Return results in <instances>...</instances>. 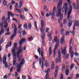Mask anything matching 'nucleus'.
Returning a JSON list of instances; mask_svg holds the SVG:
<instances>
[{"label": "nucleus", "instance_id": "1", "mask_svg": "<svg viewBox=\"0 0 79 79\" xmlns=\"http://www.w3.org/2000/svg\"><path fill=\"white\" fill-rule=\"evenodd\" d=\"M26 40L25 39L22 38L20 40V41H19V44L20 45L19 47L17 53V56L18 57V61L19 62L21 61V60H22V56L20 55L19 56V54L22 52L23 50V49L22 48V45H21V44L23 42H26Z\"/></svg>", "mask_w": 79, "mask_h": 79}, {"label": "nucleus", "instance_id": "2", "mask_svg": "<svg viewBox=\"0 0 79 79\" xmlns=\"http://www.w3.org/2000/svg\"><path fill=\"white\" fill-rule=\"evenodd\" d=\"M62 2H63V0H60V2L57 4V14L56 16L57 17L60 16V19H63V14H61V5H62Z\"/></svg>", "mask_w": 79, "mask_h": 79}, {"label": "nucleus", "instance_id": "3", "mask_svg": "<svg viewBox=\"0 0 79 79\" xmlns=\"http://www.w3.org/2000/svg\"><path fill=\"white\" fill-rule=\"evenodd\" d=\"M67 1L68 3V4L69 6H70L69 8V11L68 12L67 14V18L69 20V21H70L72 19L71 17L70 16V14L72 12V10L73 9V7H72V6L71 5V2L70 0H67Z\"/></svg>", "mask_w": 79, "mask_h": 79}, {"label": "nucleus", "instance_id": "4", "mask_svg": "<svg viewBox=\"0 0 79 79\" xmlns=\"http://www.w3.org/2000/svg\"><path fill=\"white\" fill-rule=\"evenodd\" d=\"M54 40L56 42V45L55 46V48L54 49L53 51V52L54 53L53 57H55V55H56V51L55 50H56L57 47L59 46V43H60V41H59V40L57 39V37L56 36H55L54 37Z\"/></svg>", "mask_w": 79, "mask_h": 79}, {"label": "nucleus", "instance_id": "5", "mask_svg": "<svg viewBox=\"0 0 79 79\" xmlns=\"http://www.w3.org/2000/svg\"><path fill=\"white\" fill-rule=\"evenodd\" d=\"M73 30L71 32V31H69V32H71V34H73V35H74V33H75V26H79V21H78L74 20L73 22Z\"/></svg>", "mask_w": 79, "mask_h": 79}, {"label": "nucleus", "instance_id": "6", "mask_svg": "<svg viewBox=\"0 0 79 79\" xmlns=\"http://www.w3.org/2000/svg\"><path fill=\"white\" fill-rule=\"evenodd\" d=\"M41 28L40 29V31L41 32H42L41 34V37H42V39H44L45 37V32L43 31V28L42 27H44V21L43 20H41Z\"/></svg>", "mask_w": 79, "mask_h": 79}, {"label": "nucleus", "instance_id": "7", "mask_svg": "<svg viewBox=\"0 0 79 79\" xmlns=\"http://www.w3.org/2000/svg\"><path fill=\"white\" fill-rule=\"evenodd\" d=\"M58 58H56V61L57 63H58V62L61 63V53L60 52V50H59L58 51Z\"/></svg>", "mask_w": 79, "mask_h": 79}, {"label": "nucleus", "instance_id": "8", "mask_svg": "<svg viewBox=\"0 0 79 79\" xmlns=\"http://www.w3.org/2000/svg\"><path fill=\"white\" fill-rule=\"evenodd\" d=\"M24 62H25V60L24 59H23L22 61L20 63V64H19L18 63H17L15 64V66L17 68H18L19 67V68H21V67H22V65L24 64Z\"/></svg>", "mask_w": 79, "mask_h": 79}, {"label": "nucleus", "instance_id": "9", "mask_svg": "<svg viewBox=\"0 0 79 79\" xmlns=\"http://www.w3.org/2000/svg\"><path fill=\"white\" fill-rule=\"evenodd\" d=\"M5 16H2V21H4V27L5 28H6L8 27V23H6L7 22V19L5 18Z\"/></svg>", "mask_w": 79, "mask_h": 79}, {"label": "nucleus", "instance_id": "10", "mask_svg": "<svg viewBox=\"0 0 79 79\" xmlns=\"http://www.w3.org/2000/svg\"><path fill=\"white\" fill-rule=\"evenodd\" d=\"M67 3H65L63 7V8L62 9V12H64V10H63V9L64 8V11H65V15H66L67 13V11H68V8L67 6Z\"/></svg>", "mask_w": 79, "mask_h": 79}, {"label": "nucleus", "instance_id": "11", "mask_svg": "<svg viewBox=\"0 0 79 79\" xmlns=\"http://www.w3.org/2000/svg\"><path fill=\"white\" fill-rule=\"evenodd\" d=\"M69 53L70 54V56L72 59H73L74 56V52L73 51V48L70 46L69 49Z\"/></svg>", "mask_w": 79, "mask_h": 79}, {"label": "nucleus", "instance_id": "12", "mask_svg": "<svg viewBox=\"0 0 79 79\" xmlns=\"http://www.w3.org/2000/svg\"><path fill=\"white\" fill-rule=\"evenodd\" d=\"M14 34L12 35L10 37V39L11 40L13 39V37H14V36H16V34H17V29H16V28L14 29Z\"/></svg>", "mask_w": 79, "mask_h": 79}, {"label": "nucleus", "instance_id": "13", "mask_svg": "<svg viewBox=\"0 0 79 79\" xmlns=\"http://www.w3.org/2000/svg\"><path fill=\"white\" fill-rule=\"evenodd\" d=\"M14 46V47L13 48L12 50V53H14L15 50H17V49H18V48L17 47V44L16 43H15Z\"/></svg>", "mask_w": 79, "mask_h": 79}, {"label": "nucleus", "instance_id": "14", "mask_svg": "<svg viewBox=\"0 0 79 79\" xmlns=\"http://www.w3.org/2000/svg\"><path fill=\"white\" fill-rule=\"evenodd\" d=\"M41 56L42 57L41 58L42 62L44 63L45 61V57L44 56V52L43 51H41Z\"/></svg>", "mask_w": 79, "mask_h": 79}, {"label": "nucleus", "instance_id": "15", "mask_svg": "<svg viewBox=\"0 0 79 79\" xmlns=\"http://www.w3.org/2000/svg\"><path fill=\"white\" fill-rule=\"evenodd\" d=\"M58 66H56L54 73V77H55V78H56V77L57 76V74L58 73Z\"/></svg>", "mask_w": 79, "mask_h": 79}, {"label": "nucleus", "instance_id": "16", "mask_svg": "<svg viewBox=\"0 0 79 79\" xmlns=\"http://www.w3.org/2000/svg\"><path fill=\"white\" fill-rule=\"evenodd\" d=\"M7 57V56H6V54H5L4 55L3 57V63L4 64H5V63L6 62V57Z\"/></svg>", "mask_w": 79, "mask_h": 79}, {"label": "nucleus", "instance_id": "17", "mask_svg": "<svg viewBox=\"0 0 79 79\" xmlns=\"http://www.w3.org/2000/svg\"><path fill=\"white\" fill-rule=\"evenodd\" d=\"M66 47H64V49H62V50H61V52L64 55H65L67 54V52H66Z\"/></svg>", "mask_w": 79, "mask_h": 79}, {"label": "nucleus", "instance_id": "18", "mask_svg": "<svg viewBox=\"0 0 79 79\" xmlns=\"http://www.w3.org/2000/svg\"><path fill=\"white\" fill-rule=\"evenodd\" d=\"M49 16L52 15V18H53L55 17V12H52V11H50L49 12Z\"/></svg>", "mask_w": 79, "mask_h": 79}, {"label": "nucleus", "instance_id": "19", "mask_svg": "<svg viewBox=\"0 0 79 79\" xmlns=\"http://www.w3.org/2000/svg\"><path fill=\"white\" fill-rule=\"evenodd\" d=\"M54 68H55V64H54L53 61H52V63L51 69L52 70H53V69H54Z\"/></svg>", "mask_w": 79, "mask_h": 79}, {"label": "nucleus", "instance_id": "20", "mask_svg": "<svg viewBox=\"0 0 79 79\" xmlns=\"http://www.w3.org/2000/svg\"><path fill=\"white\" fill-rule=\"evenodd\" d=\"M49 55H51V54L52 53V48L50 47L49 48Z\"/></svg>", "mask_w": 79, "mask_h": 79}, {"label": "nucleus", "instance_id": "21", "mask_svg": "<svg viewBox=\"0 0 79 79\" xmlns=\"http://www.w3.org/2000/svg\"><path fill=\"white\" fill-rule=\"evenodd\" d=\"M11 42L10 41L9 43V44H7L6 45V48H7L8 47H11Z\"/></svg>", "mask_w": 79, "mask_h": 79}, {"label": "nucleus", "instance_id": "22", "mask_svg": "<svg viewBox=\"0 0 79 79\" xmlns=\"http://www.w3.org/2000/svg\"><path fill=\"white\" fill-rule=\"evenodd\" d=\"M73 21H70L69 23L68 26L71 27L72 26V23H73Z\"/></svg>", "mask_w": 79, "mask_h": 79}, {"label": "nucleus", "instance_id": "23", "mask_svg": "<svg viewBox=\"0 0 79 79\" xmlns=\"http://www.w3.org/2000/svg\"><path fill=\"white\" fill-rule=\"evenodd\" d=\"M64 29L62 28L60 31V34H61L63 35L64 34Z\"/></svg>", "mask_w": 79, "mask_h": 79}, {"label": "nucleus", "instance_id": "24", "mask_svg": "<svg viewBox=\"0 0 79 79\" xmlns=\"http://www.w3.org/2000/svg\"><path fill=\"white\" fill-rule=\"evenodd\" d=\"M23 27L24 29H27V23H25L24 24L23 26Z\"/></svg>", "mask_w": 79, "mask_h": 79}, {"label": "nucleus", "instance_id": "25", "mask_svg": "<svg viewBox=\"0 0 79 79\" xmlns=\"http://www.w3.org/2000/svg\"><path fill=\"white\" fill-rule=\"evenodd\" d=\"M69 70H66L65 71V74L66 76H68V74H69Z\"/></svg>", "mask_w": 79, "mask_h": 79}, {"label": "nucleus", "instance_id": "26", "mask_svg": "<svg viewBox=\"0 0 79 79\" xmlns=\"http://www.w3.org/2000/svg\"><path fill=\"white\" fill-rule=\"evenodd\" d=\"M34 23H35V27H36L37 31H38L39 29H38V28H37V22L35 21L34 22Z\"/></svg>", "mask_w": 79, "mask_h": 79}, {"label": "nucleus", "instance_id": "27", "mask_svg": "<svg viewBox=\"0 0 79 79\" xmlns=\"http://www.w3.org/2000/svg\"><path fill=\"white\" fill-rule=\"evenodd\" d=\"M37 51L39 53V55L40 56V48H39V47H38V48L37 49Z\"/></svg>", "mask_w": 79, "mask_h": 79}, {"label": "nucleus", "instance_id": "28", "mask_svg": "<svg viewBox=\"0 0 79 79\" xmlns=\"http://www.w3.org/2000/svg\"><path fill=\"white\" fill-rule=\"evenodd\" d=\"M3 3L4 6H6V5H7V2L6 0H4L3 1Z\"/></svg>", "mask_w": 79, "mask_h": 79}, {"label": "nucleus", "instance_id": "29", "mask_svg": "<svg viewBox=\"0 0 79 79\" xmlns=\"http://www.w3.org/2000/svg\"><path fill=\"white\" fill-rule=\"evenodd\" d=\"M73 9L76 10V4L74 3L73 4Z\"/></svg>", "mask_w": 79, "mask_h": 79}, {"label": "nucleus", "instance_id": "30", "mask_svg": "<svg viewBox=\"0 0 79 79\" xmlns=\"http://www.w3.org/2000/svg\"><path fill=\"white\" fill-rule=\"evenodd\" d=\"M15 10H17V11H18V12H19V13L20 15H21L22 14L21 11V10H19V9H15Z\"/></svg>", "mask_w": 79, "mask_h": 79}, {"label": "nucleus", "instance_id": "31", "mask_svg": "<svg viewBox=\"0 0 79 79\" xmlns=\"http://www.w3.org/2000/svg\"><path fill=\"white\" fill-rule=\"evenodd\" d=\"M13 55L14 56L13 57V60H15L16 59V55L15 54H14Z\"/></svg>", "mask_w": 79, "mask_h": 79}, {"label": "nucleus", "instance_id": "32", "mask_svg": "<svg viewBox=\"0 0 79 79\" xmlns=\"http://www.w3.org/2000/svg\"><path fill=\"white\" fill-rule=\"evenodd\" d=\"M28 27L29 29H31V24L30 23L28 24Z\"/></svg>", "mask_w": 79, "mask_h": 79}, {"label": "nucleus", "instance_id": "33", "mask_svg": "<svg viewBox=\"0 0 79 79\" xmlns=\"http://www.w3.org/2000/svg\"><path fill=\"white\" fill-rule=\"evenodd\" d=\"M20 16L21 19H25V17L24 16V15H21Z\"/></svg>", "mask_w": 79, "mask_h": 79}, {"label": "nucleus", "instance_id": "34", "mask_svg": "<svg viewBox=\"0 0 79 79\" xmlns=\"http://www.w3.org/2000/svg\"><path fill=\"white\" fill-rule=\"evenodd\" d=\"M11 13L10 12V11H8L7 13V16L8 17H10V15H11Z\"/></svg>", "mask_w": 79, "mask_h": 79}, {"label": "nucleus", "instance_id": "35", "mask_svg": "<svg viewBox=\"0 0 79 79\" xmlns=\"http://www.w3.org/2000/svg\"><path fill=\"white\" fill-rule=\"evenodd\" d=\"M45 66L46 67H47V66H48V64L47 63V62L46 61L45 63Z\"/></svg>", "mask_w": 79, "mask_h": 79}, {"label": "nucleus", "instance_id": "36", "mask_svg": "<svg viewBox=\"0 0 79 79\" xmlns=\"http://www.w3.org/2000/svg\"><path fill=\"white\" fill-rule=\"evenodd\" d=\"M68 22L67 20L65 19L64 20L63 24H66V23Z\"/></svg>", "mask_w": 79, "mask_h": 79}, {"label": "nucleus", "instance_id": "37", "mask_svg": "<svg viewBox=\"0 0 79 79\" xmlns=\"http://www.w3.org/2000/svg\"><path fill=\"white\" fill-rule=\"evenodd\" d=\"M23 35H26V31L25 30H23Z\"/></svg>", "mask_w": 79, "mask_h": 79}, {"label": "nucleus", "instance_id": "38", "mask_svg": "<svg viewBox=\"0 0 79 79\" xmlns=\"http://www.w3.org/2000/svg\"><path fill=\"white\" fill-rule=\"evenodd\" d=\"M63 42H64V39H63V38H61V39L60 40L61 44H63Z\"/></svg>", "mask_w": 79, "mask_h": 79}, {"label": "nucleus", "instance_id": "39", "mask_svg": "<svg viewBox=\"0 0 79 79\" xmlns=\"http://www.w3.org/2000/svg\"><path fill=\"white\" fill-rule=\"evenodd\" d=\"M40 65V66L41 65V63H42V61H41V58H39V62Z\"/></svg>", "mask_w": 79, "mask_h": 79}, {"label": "nucleus", "instance_id": "40", "mask_svg": "<svg viewBox=\"0 0 79 79\" xmlns=\"http://www.w3.org/2000/svg\"><path fill=\"white\" fill-rule=\"evenodd\" d=\"M49 75H48V73H47L46 74V79H48Z\"/></svg>", "mask_w": 79, "mask_h": 79}, {"label": "nucleus", "instance_id": "41", "mask_svg": "<svg viewBox=\"0 0 79 79\" xmlns=\"http://www.w3.org/2000/svg\"><path fill=\"white\" fill-rule=\"evenodd\" d=\"M22 6H23V3L22 2H20L19 4V7H22Z\"/></svg>", "mask_w": 79, "mask_h": 79}, {"label": "nucleus", "instance_id": "42", "mask_svg": "<svg viewBox=\"0 0 79 79\" xmlns=\"http://www.w3.org/2000/svg\"><path fill=\"white\" fill-rule=\"evenodd\" d=\"M21 67H19V68H18L17 69V71L18 72H19H19H20V71H21Z\"/></svg>", "mask_w": 79, "mask_h": 79}, {"label": "nucleus", "instance_id": "43", "mask_svg": "<svg viewBox=\"0 0 79 79\" xmlns=\"http://www.w3.org/2000/svg\"><path fill=\"white\" fill-rule=\"evenodd\" d=\"M48 37H50L51 36H52V34L49 33V32H48Z\"/></svg>", "mask_w": 79, "mask_h": 79}, {"label": "nucleus", "instance_id": "44", "mask_svg": "<svg viewBox=\"0 0 79 79\" xmlns=\"http://www.w3.org/2000/svg\"><path fill=\"white\" fill-rule=\"evenodd\" d=\"M64 70V65H63L62 68V71H63Z\"/></svg>", "mask_w": 79, "mask_h": 79}, {"label": "nucleus", "instance_id": "45", "mask_svg": "<svg viewBox=\"0 0 79 79\" xmlns=\"http://www.w3.org/2000/svg\"><path fill=\"white\" fill-rule=\"evenodd\" d=\"M74 54L76 55V56H79V54L77 52H74Z\"/></svg>", "mask_w": 79, "mask_h": 79}, {"label": "nucleus", "instance_id": "46", "mask_svg": "<svg viewBox=\"0 0 79 79\" xmlns=\"http://www.w3.org/2000/svg\"><path fill=\"white\" fill-rule=\"evenodd\" d=\"M16 60H13V64L14 65H15L16 64Z\"/></svg>", "mask_w": 79, "mask_h": 79}, {"label": "nucleus", "instance_id": "47", "mask_svg": "<svg viewBox=\"0 0 79 79\" xmlns=\"http://www.w3.org/2000/svg\"><path fill=\"white\" fill-rule=\"evenodd\" d=\"M69 34V31H66V35L67 36V35H68Z\"/></svg>", "mask_w": 79, "mask_h": 79}, {"label": "nucleus", "instance_id": "48", "mask_svg": "<svg viewBox=\"0 0 79 79\" xmlns=\"http://www.w3.org/2000/svg\"><path fill=\"white\" fill-rule=\"evenodd\" d=\"M1 33L3 34V33L4 32V29H3V28H2L1 31Z\"/></svg>", "mask_w": 79, "mask_h": 79}, {"label": "nucleus", "instance_id": "49", "mask_svg": "<svg viewBox=\"0 0 79 79\" xmlns=\"http://www.w3.org/2000/svg\"><path fill=\"white\" fill-rule=\"evenodd\" d=\"M73 67H74V64H72L71 65V66L70 68V69H73Z\"/></svg>", "mask_w": 79, "mask_h": 79}, {"label": "nucleus", "instance_id": "50", "mask_svg": "<svg viewBox=\"0 0 79 79\" xmlns=\"http://www.w3.org/2000/svg\"><path fill=\"white\" fill-rule=\"evenodd\" d=\"M69 42V45L70 46L71 44V43H72V39H71L70 40Z\"/></svg>", "mask_w": 79, "mask_h": 79}, {"label": "nucleus", "instance_id": "51", "mask_svg": "<svg viewBox=\"0 0 79 79\" xmlns=\"http://www.w3.org/2000/svg\"><path fill=\"white\" fill-rule=\"evenodd\" d=\"M12 26L13 28H13V27H15L14 29L16 28V29H17V28H16V25H13V24H12Z\"/></svg>", "mask_w": 79, "mask_h": 79}, {"label": "nucleus", "instance_id": "52", "mask_svg": "<svg viewBox=\"0 0 79 79\" xmlns=\"http://www.w3.org/2000/svg\"><path fill=\"white\" fill-rule=\"evenodd\" d=\"M47 9V6H44V10H46Z\"/></svg>", "mask_w": 79, "mask_h": 79}, {"label": "nucleus", "instance_id": "53", "mask_svg": "<svg viewBox=\"0 0 79 79\" xmlns=\"http://www.w3.org/2000/svg\"><path fill=\"white\" fill-rule=\"evenodd\" d=\"M56 11V7H54V8H53V11L55 13V11Z\"/></svg>", "mask_w": 79, "mask_h": 79}, {"label": "nucleus", "instance_id": "54", "mask_svg": "<svg viewBox=\"0 0 79 79\" xmlns=\"http://www.w3.org/2000/svg\"><path fill=\"white\" fill-rule=\"evenodd\" d=\"M50 71V69H48L47 70V74H48V73H49Z\"/></svg>", "mask_w": 79, "mask_h": 79}, {"label": "nucleus", "instance_id": "55", "mask_svg": "<svg viewBox=\"0 0 79 79\" xmlns=\"http://www.w3.org/2000/svg\"><path fill=\"white\" fill-rule=\"evenodd\" d=\"M3 22H2L0 23V25L1 27H3Z\"/></svg>", "mask_w": 79, "mask_h": 79}, {"label": "nucleus", "instance_id": "56", "mask_svg": "<svg viewBox=\"0 0 79 79\" xmlns=\"http://www.w3.org/2000/svg\"><path fill=\"white\" fill-rule=\"evenodd\" d=\"M44 66V62H42V64H41V68L42 69H43V67Z\"/></svg>", "mask_w": 79, "mask_h": 79}, {"label": "nucleus", "instance_id": "57", "mask_svg": "<svg viewBox=\"0 0 79 79\" xmlns=\"http://www.w3.org/2000/svg\"><path fill=\"white\" fill-rule=\"evenodd\" d=\"M7 19H8V22H10V17H7Z\"/></svg>", "mask_w": 79, "mask_h": 79}, {"label": "nucleus", "instance_id": "58", "mask_svg": "<svg viewBox=\"0 0 79 79\" xmlns=\"http://www.w3.org/2000/svg\"><path fill=\"white\" fill-rule=\"evenodd\" d=\"M4 64L5 68H7V67H8V64H7V62Z\"/></svg>", "mask_w": 79, "mask_h": 79}, {"label": "nucleus", "instance_id": "59", "mask_svg": "<svg viewBox=\"0 0 79 79\" xmlns=\"http://www.w3.org/2000/svg\"><path fill=\"white\" fill-rule=\"evenodd\" d=\"M22 78L23 79H26V77L25 76H24V75H23L22 76Z\"/></svg>", "mask_w": 79, "mask_h": 79}, {"label": "nucleus", "instance_id": "60", "mask_svg": "<svg viewBox=\"0 0 79 79\" xmlns=\"http://www.w3.org/2000/svg\"><path fill=\"white\" fill-rule=\"evenodd\" d=\"M41 13L42 16H44V11L41 12Z\"/></svg>", "mask_w": 79, "mask_h": 79}, {"label": "nucleus", "instance_id": "61", "mask_svg": "<svg viewBox=\"0 0 79 79\" xmlns=\"http://www.w3.org/2000/svg\"><path fill=\"white\" fill-rule=\"evenodd\" d=\"M3 40H1L0 41V44H2V43H3Z\"/></svg>", "mask_w": 79, "mask_h": 79}, {"label": "nucleus", "instance_id": "62", "mask_svg": "<svg viewBox=\"0 0 79 79\" xmlns=\"http://www.w3.org/2000/svg\"><path fill=\"white\" fill-rule=\"evenodd\" d=\"M76 77H77V78H78V77H79V74H76Z\"/></svg>", "mask_w": 79, "mask_h": 79}, {"label": "nucleus", "instance_id": "63", "mask_svg": "<svg viewBox=\"0 0 79 79\" xmlns=\"http://www.w3.org/2000/svg\"><path fill=\"white\" fill-rule=\"evenodd\" d=\"M60 79H63V74H61Z\"/></svg>", "mask_w": 79, "mask_h": 79}, {"label": "nucleus", "instance_id": "64", "mask_svg": "<svg viewBox=\"0 0 79 79\" xmlns=\"http://www.w3.org/2000/svg\"><path fill=\"white\" fill-rule=\"evenodd\" d=\"M7 75H5L4 77V79H7Z\"/></svg>", "mask_w": 79, "mask_h": 79}]
</instances>
